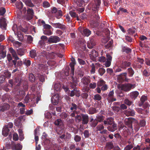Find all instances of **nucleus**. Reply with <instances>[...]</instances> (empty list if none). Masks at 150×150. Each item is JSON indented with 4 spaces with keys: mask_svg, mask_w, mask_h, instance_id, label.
Instances as JSON below:
<instances>
[{
    "mask_svg": "<svg viewBox=\"0 0 150 150\" xmlns=\"http://www.w3.org/2000/svg\"><path fill=\"white\" fill-rule=\"evenodd\" d=\"M127 74L128 76L130 77H132L134 74V72L132 67H130L127 69Z\"/></svg>",
    "mask_w": 150,
    "mask_h": 150,
    "instance_id": "nucleus-30",
    "label": "nucleus"
},
{
    "mask_svg": "<svg viewBox=\"0 0 150 150\" xmlns=\"http://www.w3.org/2000/svg\"><path fill=\"white\" fill-rule=\"evenodd\" d=\"M94 4L92 6V10L93 11H98L101 4V0H94Z\"/></svg>",
    "mask_w": 150,
    "mask_h": 150,
    "instance_id": "nucleus-9",
    "label": "nucleus"
},
{
    "mask_svg": "<svg viewBox=\"0 0 150 150\" xmlns=\"http://www.w3.org/2000/svg\"><path fill=\"white\" fill-rule=\"evenodd\" d=\"M98 122L97 120V119H94L92 118L90 119L89 122V125L92 128H94L97 125Z\"/></svg>",
    "mask_w": 150,
    "mask_h": 150,
    "instance_id": "nucleus-19",
    "label": "nucleus"
},
{
    "mask_svg": "<svg viewBox=\"0 0 150 150\" xmlns=\"http://www.w3.org/2000/svg\"><path fill=\"white\" fill-rule=\"evenodd\" d=\"M80 47L81 48L82 50H85L86 48L85 42H83L81 43V45H80Z\"/></svg>",
    "mask_w": 150,
    "mask_h": 150,
    "instance_id": "nucleus-63",
    "label": "nucleus"
},
{
    "mask_svg": "<svg viewBox=\"0 0 150 150\" xmlns=\"http://www.w3.org/2000/svg\"><path fill=\"white\" fill-rule=\"evenodd\" d=\"M131 63L130 62L124 61H123L120 65V67L123 69H126L127 67L130 66Z\"/></svg>",
    "mask_w": 150,
    "mask_h": 150,
    "instance_id": "nucleus-15",
    "label": "nucleus"
},
{
    "mask_svg": "<svg viewBox=\"0 0 150 150\" xmlns=\"http://www.w3.org/2000/svg\"><path fill=\"white\" fill-rule=\"evenodd\" d=\"M62 16V12L60 10H58V11L56 13L55 16L57 19H59Z\"/></svg>",
    "mask_w": 150,
    "mask_h": 150,
    "instance_id": "nucleus-40",
    "label": "nucleus"
},
{
    "mask_svg": "<svg viewBox=\"0 0 150 150\" xmlns=\"http://www.w3.org/2000/svg\"><path fill=\"white\" fill-rule=\"evenodd\" d=\"M106 146L108 149H110L114 148L113 144L112 142H107Z\"/></svg>",
    "mask_w": 150,
    "mask_h": 150,
    "instance_id": "nucleus-43",
    "label": "nucleus"
},
{
    "mask_svg": "<svg viewBox=\"0 0 150 150\" xmlns=\"http://www.w3.org/2000/svg\"><path fill=\"white\" fill-rule=\"evenodd\" d=\"M76 88L73 89V90L71 91L70 93H69V95L70 96L72 97L75 95V92H76Z\"/></svg>",
    "mask_w": 150,
    "mask_h": 150,
    "instance_id": "nucleus-61",
    "label": "nucleus"
},
{
    "mask_svg": "<svg viewBox=\"0 0 150 150\" xmlns=\"http://www.w3.org/2000/svg\"><path fill=\"white\" fill-rule=\"evenodd\" d=\"M36 54V51L35 50H32L30 52V56L32 58H35Z\"/></svg>",
    "mask_w": 150,
    "mask_h": 150,
    "instance_id": "nucleus-34",
    "label": "nucleus"
},
{
    "mask_svg": "<svg viewBox=\"0 0 150 150\" xmlns=\"http://www.w3.org/2000/svg\"><path fill=\"white\" fill-rule=\"evenodd\" d=\"M127 73L126 72L122 73L120 74L119 78L122 81H125L126 82H129L130 79L128 78L127 76Z\"/></svg>",
    "mask_w": 150,
    "mask_h": 150,
    "instance_id": "nucleus-10",
    "label": "nucleus"
},
{
    "mask_svg": "<svg viewBox=\"0 0 150 150\" xmlns=\"http://www.w3.org/2000/svg\"><path fill=\"white\" fill-rule=\"evenodd\" d=\"M105 126L109 125L113 123V120L112 117L107 118L103 121Z\"/></svg>",
    "mask_w": 150,
    "mask_h": 150,
    "instance_id": "nucleus-20",
    "label": "nucleus"
},
{
    "mask_svg": "<svg viewBox=\"0 0 150 150\" xmlns=\"http://www.w3.org/2000/svg\"><path fill=\"white\" fill-rule=\"evenodd\" d=\"M4 74L5 78H9L11 77V73L8 70H6L4 73Z\"/></svg>",
    "mask_w": 150,
    "mask_h": 150,
    "instance_id": "nucleus-49",
    "label": "nucleus"
},
{
    "mask_svg": "<svg viewBox=\"0 0 150 150\" xmlns=\"http://www.w3.org/2000/svg\"><path fill=\"white\" fill-rule=\"evenodd\" d=\"M75 120L78 122L82 121V116L80 115H77L75 117Z\"/></svg>",
    "mask_w": 150,
    "mask_h": 150,
    "instance_id": "nucleus-46",
    "label": "nucleus"
},
{
    "mask_svg": "<svg viewBox=\"0 0 150 150\" xmlns=\"http://www.w3.org/2000/svg\"><path fill=\"white\" fill-rule=\"evenodd\" d=\"M65 135V140L68 141L71 139V135L70 133L67 132Z\"/></svg>",
    "mask_w": 150,
    "mask_h": 150,
    "instance_id": "nucleus-48",
    "label": "nucleus"
},
{
    "mask_svg": "<svg viewBox=\"0 0 150 150\" xmlns=\"http://www.w3.org/2000/svg\"><path fill=\"white\" fill-rule=\"evenodd\" d=\"M54 124L55 125L57 126L61 129L60 130H57V133L59 135H61L63 132L64 128L62 121L60 119H58L55 121Z\"/></svg>",
    "mask_w": 150,
    "mask_h": 150,
    "instance_id": "nucleus-2",
    "label": "nucleus"
},
{
    "mask_svg": "<svg viewBox=\"0 0 150 150\" xmlns=\"http://www.w3.org/2000/svg\"><path fill=\"white\" fill-rule=\"evenodd\" d=\"M25 91L23 90H20L19 91H18V95H20L22 97H23V98L24 97V96L25 95Z\"/></svg>",
    "mask_w": 150,
    "mask_h": 150,
    "instance_id": "nucleus-52",
    "label": "nucleus"
},
{
    "mask_svg": "<svg viewBox=\"0 0 150 150\" xmlns=\"http://www.w3.org/2000/svg\"><path fill=\"white\" fill-rule=\"evenodd\" d=\"M17 52L18 55L22 56L24 55L25 53V50L23 49H20L17 50Z\"/></svg>",
    "mask_w": 150,
    "mask_h": 150,
    "instance_id": "nucleus-38",
    "label": "nucleus"
},
{
    "mask_svg": "<svg viewBox=\"0 0 150 150\" xmlns=\"http://www.w3.org/2000/svg\"><path fill=\"white\" fill-rule=\"evenodd\" d=\"M102 97L99 94H96L94 95V99L95 100L100 101Z\"/></svg>",
    "mask_w": 150,
    "mask_h": 150,
    "instance_id": "nucleus-50",
    "label": "nucleus"
},
{
    "mask_svg": "<svg viewBox=\"0 0 150 150\" xmlns=\"http://www.w3.org/2000/svg\"><path fill=\"white\" fill-rule=\"evenodd\" d=\"M60 98L59 95L56 94L52 97L51 100L54 105H56L59 103Z\"/></svg>",
    "mask_w": 150,
    "mask_h": 150,
    "instance_id": "nucleus-11",
    "label": "nucleus"
},
{
    "mask_svg": "<svg viewBox=\"0 0 150 150\" xmlns=\"http://www.w3.org/2000/svg\"><path fill=\"white\" fill-rule=\"evenodd\" d=\"M105 70L102 68H100L98 69V72L100 76H102L105 72Z\"/></svg>",
    "mask_w": 150,
    "mask_h": 150,
    "instance_id": "nucleus-54",
    "label": "nucleus"
},
{
    "mask_svg": "<svg viewBox=\"0 0 150 150\" xmlns=\"http://www.w3.org/2000/svg\"><path fill=\"white\" fill-rule=\"evenodd\" d=\"M38 68L41 71H45L48 69V67L47 65L43 64H39L38 65Z\"/></svg>",
    "mask_w": 150,
    "mask_h": 150,
    "instance_id": "nucleus-25",
    "label": "nucleus"
},
{
    "mask_svg": "<svg viewBox=\"0 0 150 150\" xmlns=\"http://www.w3.org/2000/svg\"><path fill=\"white\" fill-rule=\"evenodd\" d=\"M35 76L33 74L31 73L29 75V80L31 82L33 83L35 81Z\"/></svg>",
    "mask_w": 150,
    "mask_h": 150,
    "instance_id": "nucleus-37",
    "label": "nucleus"
},
{
    "mask_svg": "<svg viewBox=\"0 0 150 150\" xmlns=\"http://www.w3.org/2000/svg\"><path fill=\"white\" fill-rule=\"evenodd\" d=\"M82 116V123L83 125L87 124L89 121V117L87 114H81Z\"/></svg>",
    "mask_w": 150,
    "mask_h": 150,
    "instance_id": "nucleus-12",
    "label": "nucleus"
},
{
    "mask_svg": "<svg viewBox=\"0 0 150 150\" xmlns=\"http://www.w3.org/2000/svg\"><path fill=\"white\" fill-rule=\"evenodd\" d=\"M20 60H18L17 61H16V65H14L15 67H20L23 64V62L21 60V59H20Z\"/></svg>",
    "mask_w": 150,
    "mask_h": 150,
    "instance_id": "nucleus-59",
    "label": "nucleus"
},
{
    "mask_svg": "<svg viewBox=\"0 0 150 150\" xmlns=\"http://www.w3.org/2000/svg\"><path fill=\"white\" fill-rule=\"evenodd\" d=\"M126 125H127L130 128L132 129V121L128 120L126 122Z\"/></svg>",
    "mask_w": 150,
    "mask_h": 150,
    "instance_id": "nucleus-51",
    "label": "nucleus"
},
{
    "mask_svg": "<svg viewBox=\"0 0 150 150\" xmlns=\"http://www.w3.org/2000/svg\"><path fill=\"white\" fill-rule=\"evenodd\" d=\"M100 17L97 13H94L91 16L90 21L91 27L92 28L97 27L99 25Z\"/></svg>",
    "mask_w": 150,
    "mask_h": 150,
    "instance_id": "nucleus-1",
    "label": "nucleus"
},
{
    "mask_svg": "<svg viewBox=\"0 0 150 150\" xmlns=\"http://www.w3.org/2000/svg\"><path fill=\"white\" fill-rule=\"evenodd\" d=\"M22 146L20 144H16L14 142H12L11 149L13 150H21Z\"/></svg>",
    "mask_w": 150,
    "mask_h": 150,
    "instance_id": "nucleus-13",
    "label": "nucleus"
},
{
    "mask_svg": "<svg viewBox=\"0 0 150 150\" xmlns=\"http://www.w3.org/2000/svg\"><path fill=\"white\" fill-rule=\"evenodd\" d=\"M79 31L84 36L88 37L91 33V31L87 28H79Z\"/></svg>",
    "mask_w": 150,
    "mask_h": 150,
    "instance_id": "nucleus-7",
    "label": "nucleus"
},
{
    "mask_svg": "<svg viewBox=\"0 0 150 150\" xmlns=\"http://www.w3.org/2000/svg\"><path fill=\"white\" fill-rule=\"evenodd\" d=\"M134 88V85L129 83L122 84L119 87V88L121 90L125 92L130 91L132 88Z\"/></svg>",
    "mask_w": 150,
    "mask_h": 150,
    "instance_id": "nucleus-4",
    "label": "nucleus"
},
{
    "mask_svg": "<svg viewBox=\"0 0 150 150\" xmlns=\"http://www.w3.org/2000/svg\"><path fill=\"white\" fill-rule=\"evenodd\" d=\"M107 128L109 131L111 132H114L117 130V125L113 123L109 125L107 127Z\"/></svg>",
    "mask_w": 150,
    "mask_h": 150,
    "instance_id": "nucleus-17",
    "label": "nucleus"
},
{
    "mask_svg": "<svg viewBox=\"0 0 150 150\" xmlns=\"http://www.w3.org/2000/svg\"><path fill=\"white\" fill-rule=\"evenodd\" d=\"M24 80L22 79L21 77H18L16 78L14 83L17 86H20L23 81Z\"/></svg>",
    "mask_w": 150,
    "mask_h": 150,
    "instance_id": "nucleus-21",
    "label": "nucleus"
},
{
    "mask_svg": "<svg viewBox=\"0 0 150 150\" xmlns=\"http://www.w3.org/2000/svg\"><path fill=\"white\" fill-rule=\"evenodd\" d=\"M22 83V85L23 87V90L25 91H27L28 88V86L27 81H24Z\"/></svg>",
    "mask_w": 150,
    "mask_h": 150,
    "instance_id": "nucleus-29",
    "label": "nucleus"
},
{
    "mask_svg": "<svg viewBox=\"0 0 150 150\" xmlns=\"http://www.w3.org/2000/svg\"><path fill=\"white\" fill-rule=\"evenodd\" d=\"M34 15V10L32 8H28L27 13L26 15V20L29 21L32 19Z\"/></svg>",
    "mask_w": 150,
    "mask_h": 150,
    "instance_id": "nucleus-6",
    "label": "nucleus"
},
{
    "mask_svg": "<svg viewBox=\"0 0 150 150\" xmlns=\"http://www.w3.org/2000/svg\"><path fill=\"white\" fill-rule=\"evenodd\" d=\"M10 52L12 54L13 58L14 59L12 60V62L14 65H16V61L19 60L20 58L18 57L16 51L12 47L10 48L9 49Z\"/></svg>",
    "mask_w": 150,
    "mask_h": 150,
    "instance_id": "nucleus-5",
    "label": "nucleus"
},
{
    "mask_svg": "<svg viewBox=\"0 0 150 150\" xmlns=\"http://www.w3.org/2000/svg\"><path fill=\"white\" fill-rule=\"evenodd\" d=\"M43 33L45 35H50L52 34L51 29H43Z\"/></svg>",
    "mask_w": 150,
    "mask_h": 150,
    "instance_id": "nucleus-39",
    "label": "nucleus"
},
{
    "mask_svg": "<svg viewBox=\"0 0 150 150\" xmlns=\"http://www.w3.org/2000/svg\"><path fill=\"white\" fill-rule=\"evenodd\" d=\"M89 0H74V2L79 7L82 6L84 2L87 3Z\"/></svg>",
    "mask_w": 150,
    "mask_h": 150,
    "instance_id": "nucleus-18",
    "label": "nucleus"
},
{
    "mask_svg": "<svg viewBox=\"0 0 150 150\" xmlns=\"http://www.w3.org/2000/svg\"><path fill=\"white\" fill-rule=\"evenodd\" d=\"M90 55L91 57H92L93 58H95L98 56V52L95 50L92 49V50L89 52Z\"/></svg>",
    "mask_w": 150,
    "mask_h": 150,
    "instance_id": "nucleus-28",
    "label": "nucleus"
},
{
    "mask_svg": "<svg viewBox=\"0 0 150 150\" xmlns=\"http://www.w3.org/2000/svg\"><path fill=\"white\" fill-rule=\"evenodd\" d=\"M22 1L27 6L32 8L35 6L32 3L31 0H22Z\"/></svg>",
    "mask_w": 150,
    "mask_h": 150,
    "instance_id": "nucleus-26",
    "label": "nucleus"
},
{
    "mask_svg": "<svg viewBox=\"0 0 150 150\" xmlns=\"http://www.w3.org/2000/svg\"><path fill=\"white\" fill-rule=\"evenodd\" d=\"M121 51L123 52H125L126 54H128L131 52L132 49L127 46H122V47Z\"/></svg>",
    "mask_w": 150,
    "mask_h": 150,
    "instance_id": "nucleus-23",
    "label": "nucleus"
},
{
    "mask_svg": "<svg viewBox=\"0 0 150 150\" xmlns=\"http://www.w3.org/2000/svg\"><path fill=\"white\" fill-rule=\"evenodd\" d=\"M81 137L78 135H75L74 137V140L76 142H79L81 141Z\"/></svg>",
    "mask_w": 150,
    "mask_h": 150,
    "instance_id": "nucleus-57",
    "label": "nucleus"
},
{
    "mask_svg": "<svg viewBox=\"0 0 150 150\" xmlns=\"http://www.w3.org/2000/svg\"><path fill=\"white\" fill-rule=\"evenodd\" d=\"M54 88L57 91L60 90L61 88V85L59 83H56L54 85Z\"/></svg>",
    "mask_w": 150,
    "mask_h": 150,
    "instance_id": "nucleus-44",
    "label": "nucleus"
},
{
    "mask_svg": "<svg viewBox=\"0 0 150 150\" xmlns=\"http://www.w3.org/2000/svg\"><path fill=\"white\" fill-rule=\"evenodd\" d=\"M114 92L113 90L110 91L108 95V97L107 99L108 100L110 99H111V98L114 97Z\"/></svg>",
    "mask_w": 150,
    "mask_h": 150,
    "instance_id": "nucleus-53",
    "label": "nucleus"
},
{
    "mask_svg": "<svg viewBox=\"0 0 150 150\" xmlns=\"http://www.w3.org/2000/svg\"><path fill=\"white\" fill-rule=\"evenodd\" d=\"M90 81V79L88 77L84 76L81 79V82L85 85H88Z\"/></svg>",
    "mask_w": 150,
    "mask_h": 150,
    "instance_id": "nucleus-27",
    "label": "nucleus"
},
{
    "mask_svg": "<svg viewBox=\"0 0 150 150\" xmlns=\"http://www.w3.org/2000/svg\"><path fill=\"white\" fill-rule=\"evenodd\" d=\"M104 117L102 115H99L97 116L96 117V119L98 122H101L103 121L104 120Z\"/></svg>",
    "mask_w": 150,
    "mask_h": 150,
    "instance_id": "nucleus-41",
    "label": "nucleus"
},
{
    "mask_svg": "<svg viewBox=\"0 0 150 150\" xmlns=\"http://www.w3.org/2000/svg\"><path fill=\"white\" fill-rule=\"evenodd\" d=\"M31 97V95L29 94H27L24 99V103H28L29 102H30V99L31 101H34V98H33L31 99L30 98Z\"/></svg>",
    "mask_w": 150,
    "mask_h": 150,
    "instance_id": "nucleus-24",
    "label": "nucleus"
},
{
    "mask_svg": "<svg viewBox=\"0 0 150 150\" xmlns=\"http://www.w3.org/2000/svg\"><path fill=\"white\" fill-rule=\"evenodd\" d=\"M6 24L4 20L0 19V27H3L4 28H6Z\"/></svg>",
    "mask_w": 150,
    "mask_h": 150,
    "instance_id": "nucleus-45",
    "label": "nucleus"
},
{
    "mask_svg": "<svg viewBox=\"0 0 150 150\" xmlns=\"http://www.w3.org/2000/svg\"><path fill=\"white\" fill-rule=\"evenodd\" d=\"M10 130L4 127L2 131V134L5 137H6L8 134Z\"/></svg>",
    "mask_w": 150,
    "mask_h": 150,
    "instance_id": "nucleus-32",
    "label": "nucleus"
},
{
    "mask_svg": "<svg viewBox=\"0 0 150 150\" xmlns=\"http://www.w3.org/2000/svg\"><path fill=\"white\" fill-rule=\"evenodd\" d=\"M10 106L8 104H4L3 105L0 107V110L2 112H4L6 110H8Z\"/></svg>",
    "mask_w": 150,
    "mask_h": 150,
    "instance_id": "nucleus-31",
    "label": "nucleus"
},
{
    "mask_svg": "<svg viewBox=\"0 0 150 150\" xmlns=\"http://www.w3.org/2000/svg\"><path fill=\"white\" fill-rule=\"evenodd\" d=\"M69 14L73 18H76L77 15L75 12L74 10H72L69 12Z\"/></svg>",
    "mask_w": 150,
    "mask_h": 150,
    "instance_id": "nucleus-62",
    "label": "nucleus"
},
{
    "mask_svg": "<svg viewBox=\"0 0 150 150\" xmlns=\"http://www.w3.org/2000/svg\"><path fill=\"white\" fill-rule=\"evenodd\" d=\"M125 114L127 116H133L135 114V112L133 110H127L125 111Z\"/></svg>",
    "mask_w": 150,
    "mask_h": 150,
    "instance_id": "nucleus-33",
    "label": "nucleus"
},
{
    "mask_svg": "<svg viewBox=\"0 0 150 150\" xmlns=\"http://www.w3.org/2000/svg\"><path fill=\"white\" fill-rule=\"evenodd\" d=\"M52 25L55 28H59L63 30H65L66 29V27L65 25L59 23H52Z\"/></svg>",
    "mask_w": 150,
    "mask_h": 150,
    "instance_id": "nucleus-16",
    "label": "nucleus"
},
{
    "mask_svg": "<svg viewBox=\"0 0 150 150\" xmlns=\"http://www.w3.org/2000/svg\"><path fill=\"white\" fill-rule=\"evenodd\" d=\"M88 113L91 115L97 112L96 108L94 107L90 108L88 110Z\"/></svg>",
    "mask_w": 150,
    "mask_h": 150,
    "instance_id": "nucleus-36",
    "label": "nucleus"
},
{
    "mask_svg": "<svg viewBox=\"0 0 150 150\" xmlns=\"http://www.w3.org/2000/svg\"><path fill=\"white\" fill-rule=\"evenodd\" d=\"M23 63L27 67H29L31 64V61L29 60L25 59L23 60Z\"/></svg>",
    "mask_w": 150,
    "mask_h": 150,
    "instance_id": "nucleus-47",
    "label": "nucleus"
},
{
    "mask_svg": "<svg viewBox=\"0 0 150 150\" xmlns=\"http://www.w3.org/2000/svg\"><path fill=\"white\" fill-rule=\"evenodd\" d=\"M74 123V120L73 118H68L66 120V125L70 128L73 127V125Z\"/></svg>",
    "mask_w": 150,
    "mask_h": 150,
    "instance_id": "nucleus-14",
    "label": "nucleus"
},
{
    "mask_svg": "<svg viewBox=\"0 0 150 150\" xmlns=\"http://www.w3.org/2000/svg\"><path fill=\"white\" fill-rule=\"evenodd\" d=\"M104 126L103 124H101L98 125L96 127V128L97 131H101L102 130L104 129Z\"/></svg>",
    "mask_w": 150,
    "mask_h": 150,
    "instance_id": "nucleus-42",
    "label": "nucleus"
},
{
    "mask_svg": "<svg viewBox=\"0 0 150 150\" xmlns=\"http://www.w3.org/2000/svg\"><path fill=\"white\" fill-rule=\"evenodd\" d=\"M105 84V82L103 80L101 79L98 81L97 83V85L98 86H101Z\"/></svg>",
    "mask_w": 150,
    "mask_h": 150,
    "instance_id": "nucleus-56",
    "label": "nucleus"
},
{
    "mask_svg": "<svg viewBox=\"0 0 150 150\" xmlns=\"http://www.w3.org/2000/svg\"><path fill=\"white\" fill-rule=\"evenodd\" d=\"M141 127H143L145 125L146 121L144 120H141L138 123Z\"/></svg>",
    "mask_w": 150,
    "mask_h": 150,
    "instance_id": "nucleus-64",
    "label": "nucleus"
},
{
    "mask_svg": "<svg viewBox=\"0 0 150 150\" xmlns=\"http://www.w3.org/2000/svg\"><path fill=\"white\" fill-rule=\"evenodd\" d=\"M60 40V38L57 36L52 35L50 36L49 38L48 41L50 43H56Z\"/></svg>",
    "mask_w": 150,
    "mask_h": 150,
    "instance_id": "nucleus-8",
    "label": "nucleus"
},
{
    "mask_svg": "<svg viewBox=\"0 0 150 150\" xmlns=\"http://www.w3.org/2000/svg\"><path fill=\"white\" fill-rule=\"evenodd\" d=\"M6 10L4 8L1 7L0 8V15L3 16L5 13Z\"/></svg>",
    "mask_w": 150,
    "mask_h": 150,
    "instance_id": "nucleus-58",
    "label": "nucleus"
},
{
    "mask_svg": "<svg viewBox=\"0 0 150 150\" xmlns=\"http://www.w3.org/2000/svg\"><path fill=\"white\" fill-rule=\"evenodd\" d=\"M139 93L135 91L131 92L129 94V96L132 99L135 100L138 96Z\"/></svg>",
    "mask_w": 150,
    "mask_h": 150,
    "instance_id": "nucleus-22",
    "label": "nucleus"
},
{
    "mask_svg": "<svg viewBox=\"0 0 150 150\" xmlns=\"http://www.w3.org/2000/svg\"><path fill=\"white\" fill-rule=\"evenodd\" d=\"M23 98V97L19 95L18 93L15 96V100L17 101H20Z\"/></svg>",
    "mask_w": 150,
    "mask_h": 150,
    "instance_id": "nucleus-55",
    "label": "nucleus"
},
{
    "mask_svg": "<svg viewBox=\"0 0 150 150\" xmlns=\"http://www.w3.org/2000/svg\"><path fill=\"white\" fill-rule=\"evenodd\" d=\"M15 4L16 7L19 10H21L23 6V5L21 1L17 2Z\"/></svg>",
    "mask_w": 150,
    "mask_h": 150,
    "instance_id": "nucleus-35",
    "label": "nucleus"
},
{
    "mask_svg": "<svg viewBox=\"0 0 150 150\" xmlns=\"http://www.w3.org/2000/svg\"><path fill=\"white\" fill-rule=\"evenodd\" d=\"M72 62L70 63L69 64L71 68V71L70 73V76L73 82H75V83H77V79L76 78L74 77V65L76 64L75 60L74 58H73V60H72Z\"/></svg>",
    "mask_w": 150,
    "mask_h": 150,
    "instance_id": "nucleus-3",
    "label": "nucleus"
},
{
    "mask_svg": "<svg viewBox=\"0 0 150 150\" xmlns=\"http://www.w3.org/2000/svg\"><path fill=\"white\" fill-rule=\"evenodd\" d=\"M42 6L44 8H46L50 6V4L48 1H45L43 2Z\"/></svg>",
    "mask_w": 150,
    "mask_h": 150,
    "instance_id": "nucleus-60",
    "label": "nucleus"
}]
</instances>
